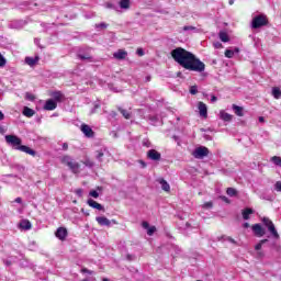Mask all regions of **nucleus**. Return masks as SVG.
<instances>
[{"label": "nucleus", "instance_id": "nucleus-41", "mask_svg": "<svg viewBox=\"0 0 281 281\" xmlns=\"http://www.w3.org/2000/svg\"><path fill=\"white\" fill-rule=\"evenodd\" d=\"M89 194H90L93 199H98V196H100V193H98V191H95V190L90 191Z\"/></svg>", "mask_w": 281, "mask_h": 281}, {"label": "nucleus", "instance_id": "nucleus-58", "mask_svg": "<svg viewBox=\"0 0 281 281\" xmlns=\"http://www.w3.org/2000/svg\"><path fill=\"white\" fill-rule=\"evenodd\" d=\"M5 120V115L3 114V112L0 111V122Z\"/></svg>", "mask_w": 281, "mask_h": 281}, {"label": "nucleus", "instance_id": "nucleus-10", "mask_svg": "<svg viewBox=\"0 0 281 281\" xmlns=\"http://www.w3.org/2000/svg\"><path fill=\"white\" fill-rule=\"evenodd\" d=\"M95 221L102 227H111V220H109L104 216H98V217H95Z\"/></svg>", "mask_w": 281, "mask_h": 281}, {"label": "nucleus", "instance_id": "nucleus-61", "mask_svg": "<svg viewBox=\"0 0 281 281\" xmlns=\"http://www.w3.org/2000/svg\"><path fill=\"white\" fill-rule=\"evenodd\" d=\"M15 203H23V200L21 198H16Z\"/></svg>", "mask_w": 281, "mask_h": 281}, {"label": "nucleus", "instance_id": "nucleus-56", "mask_svg": "<svg viewBox=\"0 0 281 281\" xmlns=\"http://www.w3.org/2000/svg\"><path fill=\"white\" fill-rule=\"evenodd\" d=\"M5 133V127L4 126H0V135H3Z\"/></svg>", "mask_w": 281, "mask_h": 281}, {"label": "nucleus", "instance_id": "nucleus-18", "mask_svg": "<svg viewBox=\"0 0 281 281\" xmlns=\"http://www.w3.org/2000/svg\"><path fill=\"white\" fill-rule=\"evenodd\" d=\"M77 56L80 60H88L89 63H93V57L89 54H82L81 50L77 54Z\"/></svg>", "mask_w": 281, "mask_h": 281}, {"label": "nucleus", "instance_id": "nucleus-57", "mask_svg": "<svg viewBox=\"0 0 281 281\" xmlns=\"http://www.w3.org/2000/svg\"><path fill=\"white\" fill-rule=\"evenodd\" d=\"M216 100H218V98H216V95H212V97H211V102H212V103L216 102Z\"/></svg>", "mask_w": 281, "mask_h": 281}, {"label": "nucleus", "instance_id": "nucleus-5", "mask_svg": "<svg viewBox=\"0 0 281 281\" xmlns=\"http://www.w3.org/2000/svg\"><path fill=\"white\" fill-rule=\"evenodd\" d=\"M207 155H210V149L204 146L195 148V150L192 153V156L195 159H204V157H207Z\"/></svg>", "mask_w": 281, "mask_h": 281}, {"label": "nucleus", "instance_id": "nucleus-46", "mask_svg": "<svg viewBox=\"0 0 281 281\" xmlns=\"http://www.w3.org/2000/svg\"><path fill=\"white\" fill-rule=\"evenodd\" d=\"M262 243H258L256 246H255V249H256V251H260V249H262Z\"/></svg>", "mask_w": 281, "mask_h": 281}, {"label": "nucleus", "instance_id": "nucleus-1", "mask_svg": "<svg viewBox=\"0 0 281 281\" xmlns=\"http://www.w3.org/2000/svg\"><path fill=\"white\" fill-rule=\"evenodd\" d=\"M171 57L178 65H180V67L188 69V71H198V74L205 71V64L196 58L194 54L182 47L171 50Z\"/></svg>", "mask_w": 281, "mask_h": 281}, {"label": "nucleus", "instance_id": "nucleus-15", "mask_svg": "<svg viewBox=\"0 0 281 281\" xmlns=\"http://www.w3.org/2000/svg\"><path fill=\"white\" fill-rule=\"evenodd\" d=\"M88 205L90 207H93L94 210H99V211L104 212V206L102 204L95 202L93 199L88 200Z\"/></svg>", "mask_w": 281, "mask_h": 281}, {"label": "nucleus", "instance_id": "nucleus-64", "mask_svg": "<svg viewBox=\"0 0 281 281\" xmlns=\"http://www.w3.org/2000/svg\"><path fill=\"white\" fill-rule=\"evenodd\" d=\"M244 227H245V229H247V228H249V223H244Z\"/></svg>", "mask_w": 281, "mask_h": 281}, {"label": "nucleus", "instance_id": "nucleus-25", "mask_svg": "<svg viewBox=\"0 0 281 281\" xmlns=\"http://www.w3.org/2000/svg\"><path fill=\"white\" fill-rule=\"evenodd\" d=\"M233 111H235V114H237L238 117H243V115H245L243 113V111H244L243 106H238L236 104H233Z\"/></svg>", "mask_w": 281, "mask_h": 281}, {"label": "nucleus", "instance_id": "nucleus-13", "mask_svg": "<svg viewBox=\"0 0 281 281\" xmlns=\"http://www.w3.org/2000/svg\"><path fill=\"white\" fill-rule=\"evenodd\" d=\"M126 56H128V53L124 49H119L117 52H115L113 54V57L116 59V60H124L126 58Z\"/></svg>", "mask_w": 281, "mask_h": 281}, {"label": "nucleus", "instance_id": "nucleus-63", "mask_svg": "<svg viewBox=\"0 0 281 281\" xmlns=\"http://www.w3.org/2000/svg\"><path fill=\"white\" fill-rule=\"evenodd\" d=\"M233 52H234V54H238V52H240V49L238 47H235Z\"/></svg>", "mask_w": 281, "mask_h": 281}, {"label": "nucleus", "instance_id": "nucleus-21", "mask_svg": "<svg viewBox=\"0 0 281 281\" xmlns=\"http://www.w3.org/2000/svg\"><path fill=\"white\" fill-rule=\"evenodd\" d=\"M40 58L37 57H26L25 58V63L26 65H29L30 67H34V65H36V63H38Z\"/></svg>", "mask_w": 281, "mask_h": 281}, {"label": "nucleus", "instance_id": "nucleus-28", "mask_svg": "<svg viewBox=\"0 0 281 281\" xmlns=\"http://www.w3.org/2000/svg\"><path fill=\"white\" fill-rule=\"evenodd\" d=\"M220 40L222 43H229V35L225 32H220Z\"/></svg>", "mask_w": 281, "mask_h": 281}, {"label": "nucleus", "instance_id": "nucleus-29", "mask_svg": "<svg viewBox=\"0 0 281 281\" xmlns=\"http://www.w3.org/2000/svg\"><path fill=\"white\" fill-rule=\"evenodd\" d=\"M272 95H273V98H276V100H279V98L281 97L280 88H273Z\"/></svg>", "mask_w": 281, "mask_h": 281}, {"label": "nucleus", "instance_id": "nucleus-39", "mask_svg": "<svg viewBox=\"0 0 281 281\" xmlns=\"http://www.w3.org/2000/svg\"><path fill=\"white\" fill-rule=\"evenodd\" d=\"M274 191H276V192H281V181H277V182L274 183Z\"/></svg>", "mask_w": 281, "mask_h": 281}, {"label": "nucleus", "instance_id": "nucleus-55", "mask_svg": "<svg viewBox=\"0 0 281 281\" xmlns=\"http://www.w3.org/2000/svg\"><path fill=\"white\" fill-rule=\"evenodd\" d=\"M137 54H138V56H144V49L138 48V49H137Z\"/></svg>", "mask_w": 281, "mask_h": 281}, {"label": "nucleus", "instance_id": "nucleus-50", "mask_svg": "<svg viewBox=\"0 0 281 281\" xmlns=\"http://www.w3.org/2000/svg\"><path fill=\"white\" fill-rule=\"evenodd\" d=\"M75 192L77 196H82V189H77Z\"/></svg>", "mask_w": 281, "mask_h": 281}, {"label": "nucleus", "instance_id": "nucleus-22", "mask_svg": "<svg viewBox=\"0 0 281 281\" xmlns=\"http://www.w3.org/2000/svg\"><path fill=\"white\" fill-rule=\"evenodd\" d=\"M250 214H254L252 209L247 207V209L243 210L241 215H243L244 221H249Z\"/></svg>", "mask_w": 281, "mask_h": 281}, {"label": "nucleus", "instance_id": "nucleus-19", "mask_svg": "<svg viewBox=\"0 0 281 281\" xmlns=\"http://www.w3.org/2000/svg\"><path fill=\"white\" fill-rule=\"evenodd\" d=\"M21 229H32V223L29 220H22L20 222Z\"/></svg>", "mask_w": 281, "mask_h": 281}, {"label": "nucleus", "instance_id": "nucleus-62", "mask_svg": "<svg viewBox=\"0 0 281 281\" xmlns=\"http://www.w3.org/2000/svg\"><path fill=\"white\" fill-rule=\"evenodd\" d=\"M260 243L265 245L266 243H269V239H261Z\"/></svg>", "mask_w": 281, "mask_h": 281}, {"label": "nucleus", "instance_id": "nucleus-4", "mask_svg": "<svg viewBox=\"0 0 281 281\" xmlns=\"http://www.w3.org/2000/svg\"><path fill=\"white\" fill-rule=\"evenodd\" d=\"M262 223L268 228V232H270L274 240H280V234H278V229H276V225L273 224V222L268 217H263Z\"/></svg>", "mask_w": 281, "mask_h": 281}, {"label": "nucleus", "instance_id": "nucleus-54", "mask_svg": "<svg viewBox=\"0 0 281 281\" xmlns=\"http://www.w3.org/2000/svg\"><path fill=\"white\" fill-rule=\"evenodd\" d=\"M143 146H146L147 148H149V147H150V142L144 140V142H143Z\"/></svg>", "mask_w": 281, "mask_h": 281}, {"label": "nucleus", "instance_id": "nucleus-11", "mask_svg": "<svg viewBox=\"0 0 281 281\" xmlns=\"http://www.w3.org/2000/svg\"><path fill=\"white\" fill-rule=\"evenodd\" d=\"M55 236L56 238H59V240H65V238H67V228L65 227L57 228Z\"/></svg>", "mask_w": 281, "mask_h": 281}, {"label": "nucleus", "instance_id": "nucleus-53", "mask_svg": "<svg viewBox=\"0 0 281 281\" xmlns=\"http://www.w3.org/2000/svg\"><path fill=\"white\" fill-rule=\"evenodd\" d=\"M63 150H69V144L64 143L63 144Z\"/></svg>", "mask_w": 281, "mask_h": 281}, {"label": "nucleus", "instance_id": "nucleus-32", "mask_svg": "<svg viewBox=\"0 0 281 281\" xmlns=\"http://www.w3.org/2000/svg\"><path fill=\"white\" fill-rule=\"evenodd\" d=\"M105 8L108 10H115L116 12H119L117 5H115V4L111 3V2L105 3Z\"/></svg>", "mask_w": 281, "mask_h": 281}, {"label": "nucleus", "instance_id": "nucleus-52", "mask_svg": "<svg viewBox=\"0 0 281 281\" xmlns=\"http://www.w3.org/2000/svg\"><path fill=\"white\" fill-rule=\"evenodd\" d=\"M126 259L130 260V261H131V260H135V255H127V256H126Z\"/></svg>", "mask_w": 281, "mask_h": 281}, {"label": "nucleus", "instance_id": "nucleus-31", "mask_svg": "<svg viewBox=\"0 0 281 281\" xmlns=\"http://www.w3.org/2000/svg\"><path fill=\"white\" fill-rule=\"evenodd\" d=\"M83 164L87 166V168H93L95 166V162H93L91 159L87 158Z\"/></svg>", "mask_w": 281, "mask_h": 281}, {"label": "nucleus", "instance_id": "nucleus-20", "mask_svg": "<svg viewBox=\"0 0 281 281\" xmlns=\"http://www.w3.org/2000/svg\"><path fill=\"white\" fill-rule=\"evenodd\" d=\"M119 5L121 10H128L131 8V0H120Z\"/></svg>", "mask_w": 281, "mask_h": 281}, {"label": "nucleus", "instance_id": "nucleus-45", "mask_svg": "<svg viewBox=\"0 0 281 281\" xmlns=\"http://www.w3.org/2000/svg\"><path fill=\"white\" fill-rule=\"evenodd\" d=\"M213 45L215 49H221V47H223V44L221 42H215Z\"/></svg>", "mask_w": 281, "mask_h": 281}, {"label": "nucleus", "instance_id": "nucleus-8", "mask_svg": "<svg viewBox=\"0 0 281 281\" xmlns=\"http://www.w3.org/2000/svg\"><path fill=\"white\" fill-rule=\"evenodd\" d=\"M198 109L201 117L206 119L207 117V105L203 102L198 103Z\"/></svg>", "mask_w": 281, "mask_h": 281}, {"label": "nucleus", "instance_id": "nucleus-17", "mask_svg": "<svg viewBox=\"0 0 281 281\" xmlns=\"http://www.w3.org/2000/svg\"><path fill=\"white\" fill-rule=\"evenodd\" d=\"M157 181L160 183L161 190H164V192H170V184L168 181H166L164 178H159Z\"/></svg>", "mask_w": 281, "mask_h": 281}, {"label": "nucleus", "instance_id": "nucleus-6", "mask_svg": "<svg viewBox=\"0 0 281 281\" xmlns=\"http://www.w3.org/2000/svg\"><path fill=\"white\" fill-rule=\"evenodd\" d=\"M148 159H151V161H160L161 160V154L155 149H150L147 151Z\"/></svg>", "mask_w": 281, "mask_h": 281}, {"label": "nucleus", "instance_id": "nucleus-38", "mask_svg": "<svg viewBox=\"0 0 281 281\" xmlns=\"http://www.w3.org/2000/svg\"><path fill=\"white\" fill-rule=\"evenodd\" d=\"M225 56H226V58H234V50L226 49L225 50Z\"/></svg>", "mask_w": 281, "mask_h": 281}, {"label": "nucleus", "instance_id": "nucleus-9", "mask_svg": "<svg viewBox=\"0 0 281 281\" xmlns=\"http://www.w3.org/2000/svg\"><path fill=\"white\" fill-rule=\"evenodd\" d=\"M58 103L54 99H48L44 105V111H54Z\"/></svg>", "mask_w": 281, "mask_h": 281}, {"label": "nucleus", "instance_id": "nucleus-60", "mask_svg": "<svg viewBox=\"0 0 281 281\" xmlns=\"http://www.w3.org/2000/svg\"><path fill=\"white\" fill-rule=\"evenodd\" d=\"M139 164L142 166V168H146V164L144 162V160H139Z\"/></svg>", "mask_w": 281, "mask_h": 281}, {"label": "nucleus", "instance_id": "nucleus-12", "mask_svg": "<svg viewBox=\"0 0 281 281\" xmlns=\"http://www.w3.org/2000/svg\"><path fill=\"white\" fill-rule=\"evenodd\" d=\"M81 133H83L86 137H93V130L87 124L81 125Z\"/></svg>", "mask_w": 281, "mask_h": 281}, {"label": "nucleus", "instance_id": "nucleus-42", "mask_svg": "<svg viewBox=\"0 0 281 281\" xmlns=\"http://www.w3.org/2000/svg\"><path fill=\"white\" fill-rule=\"evenodd\" d=\"M183 31L184 32H194V31H196V29L194 27V26H183Z\"/></svg>", "mask_w": 281, "mask_h": 281}, {"label": "nucleus", "instance_id": "nucleus-48", "mask_svg": "<svg viewBox=\"0 0 281 281\" xmlns=\"http://www.w3.org/2000/svg\"><path fill=\"white\" fill-rule=\"evenodd\" d=\"M82 273H89L91 276V273H93V271L87 269V268H83L82 270Z\"/></svg>", "mask_w": 281, "mask_h": 281}, {"label": "nucleus", "instance_id": "nucleus-16", "mask_svg": "<svg viewBox=\"0 0 281 281\" xmlns=\"http://www.w3.org/2000/svg\"><path fill=\"white\" fill-rule=\"evenodd\" d=\"M68 168H70V170H72L75 175H77V172H80V164L74 160H70V162H68Z\"/></svg>", "mask_w": 281, "mask_h": 281}, {"label": "nucleus", "instance_id": "nucleus-33", "mask_svg": "<svg viewBox=\"0 0 281 281\" xmlns=\"http://www.w3.org/2000/svg\"><path fill=\"white\" fill-rule=\"evenodd\" d=\"M226 193L228 194V196H236L237 191L234 188H228Z\"/></svg>", "mask_w": 281, "mask_h": 281}, {"label": "nucleus", "instance_id": "nucleus-51", "mask_svg": "<svg viewBox=\"0 0 281 281\" xmlns=\"http://www.w3.org/2000/svg\"><path fill=\"white\" fill-rule=\"evenodd\" d=\"M5 267H12V261L10 260H3Z\"/></svg>", "mask_w": 281, "mask_h": 281}, {"label": "nucleus", "instance_id": "nucleus-49", "mask_svg": "<svg viewBox=\"0 0 281 281\" xmlns=\"http://www.w3.org/2000/svg\"><path fill=\"white\" fill-rule=\"evenodd\" d=\"M226 240H228V243H232L233 245H236V240L232 237H226Z\"/></svg>", "mask_w": 281, "mask_h": 281}, {"label": "nucleus", "instance_id": "nucleus-47", "mask_svg": "<svg viewBox=\"0 0 281 281\" xmlns=\"http://www.w3.org/2000/svg\"><path fill=\"white\" fill-rule=\"evenodd\" d=\"M142 226L144 227V229H148L150 227V224H148V222H143Z\"/></svg>", "mask_w": 281, "mask_h": 281}, {"label": "nucleus", "instance_id": "nucleus-7", "mask_svg": "<svg viewBox=\"0 0 281 281\" xmlns=\"http://www.w3.org/2000/svg\"><path fill=\"white\" fill-rule=\"evenodd\" d=\"M252 232L259 238H262V236H265L267 234V232L265 231V228H262V226L260 224L252 225Z\"/></svg>", "mask_w": 281, "mask_h": 281}, {"label": "nucleus", "instance_id": "nucleus-36", "mask_svg": "<svg viewBox=\"0 0 281 281\" xmlns=\"http://www.w3.org/2000/svg\"><path fill=\"white\" fill-rule=\"evenodd\" d=\"M103 157H104V153L102 150H98L95 159H98V161H102Z\"/></svg>", "mask_w": 281, "mask_h": 281}, {"label": "nucleus", "instance_id": "nucleus-44", "mask_svg": "<svg viewBox=\"0 0 281 281\" xmlns=\"http://www.w3.org/2000/svg\"><path fill=\"white\" fill-rule=\"evenodd\" d=\"M100 108V103H94L93 109L91 110V114L95 113V111H98V109Z\"/></svg>", "mask_w": 281, "mask_h": 281}, {"label": "nucleus", "instance_id": "nucleus-27", "mask_svg": "<svg viewBox=\"0 0 281 281\" xmlns=\"http://www.w3.org/2000/svg\"><path fill=\"white\" fill-rule=\"evenodd\" d=\"M221 120L224 122H232V114L227 112H221Z\"/></svg>", "mask_w": 281, "mask_h": 281}, {"label": "nucleus", "instance_id": "nucleus-43", "mask_svg": "<svg viewBox=\"0 0 281 281\" xmlns=\"http://www.w3.org/2000/svg\"><path fill=\"white\" fill-rule=\"evenodd\" d=\"M0 67H5V59L3 58V55L0 54Z\"/></svg>", "mask_w": 281, "mask_h": 281}, {"label": "nucleus", "instance_id": "nucleus-37", "mask_svg": "<svg viewBox=\"0 0 281 281\" xmlns=\"http://www.w3.org/2000/svg\"><path fill=\"white\" fill-rule=\"evenodd\" d=\"M155 232H157V227H155V226H150L149 228H147L148 236H153V234H155Z\"/></svg>", "mask_w": 281, "mask_h": 281}, {"label": "nucleus", "instance_id": "nucleus-3", "mask_svg": "<svg viewBox=\"0 0 281 281\" xmlns=\"http://www.w3.org/2000/svg\"><path fill=\"white\" fill-rule=\"evenodd\" d=\"M269 24V20L267 19V15L260 14L252 19L251 27L252 30H258L260 27H265V25Z\"/></svg>", "mask_w": 281, "mask_h": 281}, {"label": "nucleus", "instance_id": "nucleus-34", "mask_svg": "<svg viewBox=\"0 0 281 281\" xmlns=\"http://www.w3.org/2000/svg\"><path fill=\"white\" fill-rule=\"evenodd\" d=\"M25 100H29L30 102H34V100H36V97H34V94H32L30 92H26Z\"/></svg>", "mask_w": 281, "mask_h": 281}, {"label": "nucleus", "instance_id": "nucleus-40", "mask_svg": "<svg viewBox=\"0 0 281 281\" xmlns=\"http://www.w3.org/2000/svg\"><path fill=\"white\" fill-rule=\"evenodd\" d=\"M95 27H97V29L100 27L101 30H106V29L109 27V24L102 22V23H100V24H97Z\"/></svg>", "mask_w": 281, "mask_h": 281}, {"label": "nucleus", "instance_id": "nucleus-24", "mask_svg": "<svg viewBox=\"0 0 281 281\" xmlns=\"http://www.w3.org/2000/svg\"><path fill=\"white\" fill-rule=\"evenodd\" d=\"M117 111H120L125 120H131V112H128V110H124L122 106H117Z\"/></svg>", "mask_w": 281, "mask_h": 281}, {"label": "nucleus", "instance_id": "nucleus-26", "mask_svg": "<svg viewBox=\"0 0 281 281\" xmlns=\"http://www.w3.org/2000/svg\"><path fill=\"white\" fill-rule=\"evenodd\" d=\"M34 113V110L30 109L29 106H24L23 115H25V117H33Z\"/></svg>", "mask_w": 281, "mask_h": 281}, {"label": "nucleus", "instance_id": "nucleus-14", "mask_svg": "<svg viewBox=\"0 0 281 281\" xmlns=\"http://www.w3.org/2000/svg\"><path fill=\"white\" fill-rule=\"evenodd\" d=\"M54 102H63V100H65V94H63V92L60 91H55L50 93Z\"/></svg>", "mask_w": 281, "mask_h": 281}, {"label": "nucleus", "instance_id": "nucleus-23", "mask_svg": "<svg viewBox=\"0 0 281 281\" xmlns=\"http://www.w3.org/2000/svg\"><path fill=\"white\" fill-rule=\"evenodd\" d=\"M271 164L277 166V168H281V157L280 156H272L270 158Z\"/></svg>", "mask_w": 281, "mask_h": 281}, {"label": "nucleus", "instance_id": "nucleus-35", "mask_svg": "<svg viewBox=\"0 0 281 281\" xmlns=\"http://www.w3.org/2000/svg\"><path fill=\"white\" fill-rule=\"evenodd\" d=\"M189 91L191 95H196L199 93V88L196 86H191Z\"/></svg>", "mask_w": 281, "mask_h": 281}, {"label": "nucleus", "instance_id": "nucleus-30", "mask_svg": "<svg viewBox=\"0 0 281 281\" xmlns=\"http://www.w3.org/2000/svg\"><path fill=\"white\" fill-rule=\"evenodd\" d=\"M74 159L69 156H64L61 158V164H65L66 166H68Z\"/></svg>", "mask_w": 281, "mask_h": 281}, {"label": "nucleus", "instance_id": "nucleus-59", "mask_svg": "<svg viewBox=\"0 0 281 281\" xmlns=\"http://www.w3.org/2000/svg\"><path fill=\"white\" fill-rule=\"evenodd\" d=\"M204 207H207V209L212 207V202H206V203L204 204Z\"/></svg>", "mask_w": 281, "mask_h": 281}, {"label": "nucleus", "instance_id": "nucleus-2", "mask_svg": "<svg viewBox=\"0 0 281 281\" xmlns=\"http://www.w3.org/2000/svg\"><path fill=\"white\" fill-rule=\"evenodd\" d=\"M4 139L9 146H12L15 150H20L21 153H26V155H31L32 157H36V150L30 148L29 146L21 145L23 140L16 135H5Z\"/></svg>", "mask_w": 281, "mask_h": 281}]
</instances>
